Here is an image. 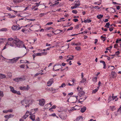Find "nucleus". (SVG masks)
<instances>
[{"label":"nucleus","instance_id":"f257e3e1","mask_svg":"<svg viewBox=\"0 0 121 121\" xmlns=\"http://www.w3.org/2000/svg\"><path fill=\"white\" fill-rule=\"evenodd\" d=\"M9 45L11 47L16 48H24L26 49L24 43L22 41L18 39H13L11 38L8 39V42L6 43V45Z\"/></svg>","mask_w":121,"mask_h":121},{"label":"nucleus","instance_id":"f03ea898","mask_svg":"<svg viewBox=\"0 0 121 121\" xmlns=\"http://www.w3.org/2000/svg\"><path fill=\"white\" fill-rule=\"evenodd\" d=\"M29 100H28V99L26 98H25L24 99L21 101V103L22 104V105H24L26 108L28 106L29 107V105H27V104L29 103Z\"/></svg>","mask_w":121,"mask_h":121},{"label":"nucleus","instance_id":"7ed1b4c3","mask_svg":"<svg viewBox=\"0 0 121 121\" xmlns=\"http://www.w3.org/2000/svg\"><path fill=\"white\" fill-rule=\"evenodd\" d=\"M18 60V57H15L11 59H9V62L13 64L16 63Z\"/></svg>","mask_w":121,"mask_h":121},{"label":"nucleus","instance_id":"20e7f679","mask_svg":"<svg viewBox=\"0 0 121 121\" xmlns=\"http://www.w3.org/2000/svg\"><path fill=\"white\" fill-rule=\"evenodd\" d=\"M39 105L41 106H43L44 104L45 100L43 99H41L39 100Z\"/></svg>","mask_w":121,"mask_h":121},{"label":"nucleus","instance_id":"39448f33","mask_svg":"<svg viewBox=\"0 0 121 121\" xmlns=\"http://www.w3.org/2000/svg\"><path fill=\"white\" fill-rule=\"evenodd\" d=\"M30 88L29 86L27 85L26 87L25 86H21L20 87V89L21 90H27Z\"/></svg>","mask_w":121,"mask_h":121},{"label":"nucleus","instance_id":"423d86ee","mask_svg":"<svg viewBox=\"0 0 121 121\" xmlns=\"http://www.w3.org/2000/svg\"><path fill=\"white\" fill-rule=\"evenodd\" d=\"M53 80V78L50 79L47 82V84H48V86H51L52 84L54 82Z\"/></svg>","mask_w":121,"mask_h":121},{"label":"nucleus","instance_id":"0eeeda50","mask_svg":"<svg viewBox=\"0 0 121 121\" xmlns=\"http://www.w3.org/2000/svg\"><path fill=\"white\" fill-rule=\"evenodd\" d=\"M12 29L13 30H18L21 29V27H18V26L17 25H13L12 27Z\"/></svg>","mask_w":121,"mask_h":121},{"label":"nucleus","instance_id":"6e6552de","mask_svg":"<svg viewBox=\"0 0 121 121\" xmlns=\"http://www.w3.org/2000/svg\"><path fill=\"white\" fill-rule=\"evenodd\" d=\"M23 79L22 78H14L13 79L14 81L17 82L22 81L23 80Z\"/></svg>","mask_w":121,"mask_h":121},{"label":"nucleus","instance_id":"1a4fd4ad","mask_svg":"<svg viewBox=\"0 0 121 121\" xmlns=\"http://www.w3.org/2000/svg\"><path fill=\"white\" fill-rule=\"evenodd\" d=\"M80 3L79 0L75 1V2L74 5L77 8L78 6L80 5Z\"/></svg>","mask_w":121,"mask_h":121},{"label":"nucleus","instance_id":"9d476101","mask_svg":"<svg viewBox=\"0 0 121 121\" xmlns=\"http://www.w3.org/2000/svg\"><path fill=\"white\" fill-rule=\"evenodd\" d=\"M87 97V96H85L84 98H81L79 99L78 101V103H81L84 100H85L86 99Z\"/></svg>","mask_w":121,"mask_h":121},{"label":"nucleus","instance_id":"9b49d317","mask_svg":"<svg viewBox=\"0 0 121 121\" xmlns=\"http://www.w3.org/2000/svg\"><path fill=\"white\" fill-rule=\"evenodd\" d=\"M9 87L10 89V91L13 93L15 94L16 90H14V88L11 86H10Z\"/></svg>","mask_w":121,"mask_h":121},{"label":"nucleus","instance_id":"f8f14e48","mask_svg":"<svg viewBox=\"0 0 121 121\" xmlns=\"http://www.w3.org/2000/svg\"><path fill=\"white\" fill-rule=\"evenodd\" d=\"M80 93H78V94L79 95V96L80 97H81L82 96L84 95L85 94V92L83 91H79Z\"/></svg>","mask_w":121,"mask_h":121},{"label":"nucleus","instance_id":"ddd939ff","mask_svg":"<svg viewBox=\"0 0 121 121\" xmlns=\"http://www.w3.org/2000/svg\"><path fill=\"white\" fill-rule=\"evenodd\" d=\"M36 113V109H32L30 112V114H32Z\"/></svg>","mask_w":121,"mask_h":121},{"label":"nucleus","instance_id":"4468645a","mask_svg":"<svg viewBox=\"0 0 121 121\" xmlns=\"http://www.w3.org/2000/svg\"><path fill=\"white\" fill-rule=\"evenodd\" d=\"M86 109V107L85 106L83 107L80 110V111L82 113H83L85 112Z\"/></svg>","mask_w":121,"mask_h":121},{"label":"nucleus","instance_id":"2eb2a0df","mask_svg":"<svg viewBox=\"0 0 121 121\" xmlns=\"http://www.w3.org/2000/svg\"><path fill=\"white\" fill-rule=\"evenodd\" d=\"M91 22V21L89 19H86L84 20V21H82V23L83 22H84L85 23H89L90 22Z\"/></svg>","mask_w":121,"mask_h":121},{"label":"nucleus","instance_id":"dca6fc26","mask_svg":"<svg viewBox=\"0 0 121 121\" xmlns=\"http://www.w3.org/2000/svg\"><path fill=\"white\" fill-rule=\"evenodd\" d=\"M40 2H39V3H36L35 4V5H34L33 6L34 7V8H35L36 7H38L39 5H40Z\"/></svg>","mask_w":121,"mask_h":121},{"label":"nucleus","instance_id":"f3484780","mask_svg":"<svg viewBox=\"0 0 121 121\" xmlns=\"http://www.w3.org/2000/svg\"><path fill=\"white\" fill-rule=\"evenodd\" d=\"M103 15H101L100 14L97 15L96 16V17L98 19H101L103 17Z\"/></svg>","mask_w":121,"mask_h":121},{"label":"nucleus","instance_id":"a211bd4d","mask_svg":"<svg viewBox=\"0 0 121 121\" xmlns=\"http://www.w3.org/2000/svg\"><path fill=\"white\" fill-rule=\"evenodd\" d=\"M6 78V76L3 74H0V78L3 79Z\"/></svg>","mask_w":121,"mask_h":121},{"label":"nucleus","instance_id":"6ab92c4d","mask_svg":"<svg viewBox=\"0 0 121 121\" xmlns=\"http://www.w3.org/2000/svg\"><path fill=\"white\" fill-rule=\"evenodd\" d=\"M30 118L32 121H35V115H33L30 116Z\"/></svg>","mask_w":121,"mask_h":121},{"label":"nucleus","instance_id":"aec40b11","mask_svg":"<svg viewBox=\"0 0 121 121\" xmlns=\"http://www.w3.org/2000/svg\"><path fill=\"white\" fill-rule=\"evenodd\" d=\"M50 90L52 91V92L53 93H55L56 92V91L58 90L57 89H54L53 88H51Z\"/></svg>","mask_w":121,"mask_h":121},{"label":"nucleus","instance_id":"412c9836","mask_svg":"<svg viewBox=\"0 0 121 121\" xmlns=\"http://www.w3.org/2000/svg\"><path fill=\"white\" fill-rule=\"evenodd\" d=\"M112 100V98L111 96V95H110L109 96L108 99V103H109Z\"/></svg>","mask_w":121,"mask_h":121},{"label":"nucleus","instance_id":"4be33fe9","mask_svg":"<svg viewBox=\"0 0 121 121\" xmlns=\"http://www.w3.org/2000/svg\"><path fill=\"white\" fill-rule=\"evenodd\" d=\"M110 25V24L109 22H108L106 23L105 25V26L104 27L107 28H109V26Z\"/></svg>","mask_w":121,"mask_h":121},{"label":"nucleus","instance_id":"5701e85b","mask_svg":"<svg viewBox=\"0 0 121 121\" xmlns=\"http://www.w3.org/2000/svg\"><path fill=\"white\" fill-rule=\"evenodd\" d=\"M111 75L113 77H114L116 76V74L115 72H112L111 73Z\"/></svg>","mask_w":121,"mask_h":121},{"label":"nucleus","instance_id":"b1692460","mask_svg":"<svg viewBox=\"0 0 121 121\" xmlns=\"http://www.w3.org/2000/svg\"><path fill=\"white\" fill-rule=\"evenodd\" d=\"M7 30V29L6 28H3L1 29L0 30V31H6Z\"/></svg>","mask_w":121,"mask_h":121},{"label":"nucleus","instance_id":"393cba45","mask_svg":"<svg viewBox=\"0 0 121 121\" xmlns=\"http://www.w3.org/2000/svg\"><path fill=\"white\" fill-rule=\"evenodd\" d=\"M4 96V94L3 91H0V97H3Z\"/></svg>","mask_w":121,"mask_h":121},{"label":"nucleus","instance_id":"a878e982","mask_svg":"<svg viewBox=\"0 0 121 121\" xmlns=\"http://www.w3.org/2000/svg\"><path fill=\"white\" fill-rule=\"evenodd\" d=\"M46 14V13H41L39 15V16L40 17H42Z\"/></svg>","mask_w":121,"mask_h":121},{"label":"nucleus","instance_id":"bb28decb","mask_svg":"<svg viewBox=\"0 0 121 121\" xmlns=\"http://www.w3.org/2000/svg\"><path fill=\"white\" fill-rule=\"evenodd\" d=\"M86 81V80L85 79L83 78L82 79V80L80 82L81 83H83L85 82Z\"/></svg>","mask_w":121,"mask_h":121},{"label":"nucleus","instance_id":"cd10ccee","mask_svg":"<svg viewBox=\"0 0 121 121\" xmlns=\"http://www.w3.org/2000/svg\"><path fill=\"white\" fill-rule=\"evenodd\" d=\"M98 91L97 89H95L94 90H93L92 91V94L95 93Z\"/></svg>","mask_w":121,"mask_h":121},{"label":"nucleus","instance_id":"c85d7f7f","mask_svg":"<svg viewBox=\"0 0 121 121\" xmlns=\"http://www.w3.org/2000/svg\"><path fill=\"white\" fill-rule=\"evenodd\" d=\"M92 80L93 82H96L97 81V77H95L94 78H93L92 79Z\"/></svg>","mask_w":121,"mask_h":121},{"label":"nucleus","instance_id":"c756f323","mask_svg":"<svg viewBox=\"0 0 121 121\" xmlns=\"http://www.w3.org/2000/svg\"><path fill=\"white\" fill-rule=\"evenodd\" d=\"M36 56H37V53H34L32 55V56L33 57L34 60H35V58Z\"/></svg>","mask_w":121,"mask_h":121},{"label":"nucleus","instance_id":"7c9ffc66","mask_svg":"<svg viewBox=\"0 0 121 121\" xmlns=\"http://www.w3.org/2000/svg\"><path fill=\"white\" fill-rule=\"evenodd\" d=\"M20 0H13V1L15 3H18L21 1Z\"/></svg>","mask_w":121,"mask_h":121},{"label":"nucleus","instance_id":"2f4dec72","mask_svg":"<svg viewBox=\"0 0 121 121\" xmlns=\"http://www.w3.org/2000/svg\"><path fill=\"white\" fill-rule=\"evenodd\" d=\"M72 12L73 13L76 14L78 13V12L76 10H73L72 11Z\"/></svg>","mask_w":121,"mask_h":121},{"label":"nucleus","instance_id":"473e14b6","mask_svg":"<svg viewBox=\"0 0 121 121\" xmlns=\"http://www.w3.org/2000/svg\"><path fill=\"white\" fill-rule=\"evenodd\" d=\"M28 116V115L25 114V115L23 116V118L24 119H26Z\"/></svg>","mask_w":121,"mask_h":121},{"label":"nucleus","instance_id":"72a5a7b5","mask_svg":"<svg viewBox=\"0 0 121 121\" xmlns=\"http://www.w3.org/2000/svg\"><path fill=\"white\" fill-rule=\"evenodd\" d=\"M65 83H62L61 86H59V87H65Z\"/></svg>","mask_w":121,"mask_h":121},{"label":"nucleus","instance_id":"f704fd0d","mask_svg":"<svg viewBox=\"0 0 121 121\" xmlns=\"http://www.w3.org/2000/svg\"><path fill=\"white\" fill-rule=\"evenodd\" d=\"M77 89L78 90V92H79V93H80L79 91H82V89L81 88H79L78 87L77 88Z\"/></svg>","mask_w":121,"mask_h":121},{"label":"nucleus","instance_id":"c9c22d12","mask_svg":"<svg viewBox=\"0 0 121 121\" xmlns=\"http://www.w3.org/2000/svg\"><path fill=\"white\" fill-rule=\"evenodd\" d=\"M104 65V67H103V68L104 69H106V64H105V61H104V62H103V63H102Z\"/></svg>","mask_w":121,"mask_h":121},{"label":"nucleus","instance_id":"e433bc0d","mask_svg":"<svg viewBox=\"0 0 121 121\" xmlns=\"http://www.w3.org/2000/svg\"><path fill=\"white\" fill-rule=\"evenodd\" d=\"M117 112H119L121 113V105L120 106V108L117 110Z\"/></svg>","mask_w":121,"mask_h":121},{"label":"nucleus","instance_id":"4c0bfd02","mask_svg":"<svg viewBox=\"0 0 121 121\" xmlns=\"http://www.w3.org/2000/svg\"><path fill=\"white\" fill-rule=\"evenodd\" d=\"M15 94H16L18 95H21V93H20V92L19 91H16V92Z\"/></svg>","mask_w":121,"mask_h":121},{"label":"nucleus","instance_id":"58836bf2","mask_svg":"<svg viewBox=\"0 0 121 121\" xmlns=\"http://www.w3.org/2000/svg\"><path fill=\"white\" fill-rule=\"evenodd\" d=\"M49 116H52V117H55L56 116V115L55 113H53L49 115Z\"/></svg>","mask_w":121,"mask_h":121},{"label":"nucleus","instance_id":"ea45409f","mask_svg":"<svg viewBox=\"0 0 121 121\" xmlns=\"http://www.w3.org/2000/svg\"><path fill=\"white\" fill-rule=\"evenodd\" d=\"M56 66H60V67H62V66L60 64H59L57 63L56 64V65H55L54 66V67Z\"/></svg>","mask_w":121,"mask_h":121},{"label":"nucleus","instance_id":"a19ab883","mask_svg":"<svg viewBox=\"0 0 121 121\" xmlns=\"http://www.w3.org/2000/svg\"><path fill=\"white\" fill-rule=\"evenodd\" d=\"M110 109L112 111H113L114 110L113 109L114 108H115L114 106H110Z\"/></svg>","mask_w":121,"mask_h":121},{"label":"nucleus","instance_id":"79ce46f5","mask_svg":"<svg viewBox=\"0 0 121 121\" xmlns=\"http://www.w3.org/2000/svg\"><path fill=\"white\" fill-rule=\"evenodd\" d=\"M4 39L3 38H0V44L3 42H4L3 41V40Z\"/></svg>","mask_w":121,"mask_h":121},{"label":"nucleus","instance_id":"37998d69","mask_svg":"<svg viewBox=\"0 0 121 121\" xmlns=\"http://www.w3.org/2000/svg\"><path fill=\"white\" fill-rule=\"evenodd\" d=\"M42 56L46 55L47 54V52H43L41 53Z\"/></svg>","mask_w":121,"mask_h":121},{"label":"nucleus","instance_id":"c03bdc74","mask_svg":"<svg viewBox=\"0 0 121 121\" xmlns=\"http://www.w3.org/2000/svg\"><path fill=\"white\" fill-rule=\"evenodd\" d=\"M80 48V47H77L75 48V49L78 51L79 50Z\"/></svg>","mask_w":121,"mask_h":121},{"label":"nucleus","instance_id":"a18cd8bd","mask_svg":"<svg viewBox=\"0 0 121 121\" xmlns=\"http://www.w3.org/2000/svg\"><path fill=\"white\" fill-rule=\"evenodd\" d=\"M109 30H110V31H111L113 30V29H114V27H112L111 28L109 27Z\"/></svg>","mask_w":121,"mask_h":121},{"label":"nucleus","instance_id":"49530a36","mask_svg":"<svg viewBox=\"0 0 121 121\" xmlns=\"http://www.w3.org/2000/svg\"><path fill=\"white\" fill-rule=\"evenodd\" d=\"M73 27H70L69 28H68L67 30V31H69L70 30H72L73 29Z\"/></svg>","mask_w":121,"mask_h":121},{"label":"nucleus","instance_id":"de8ad7c7","mask_svg":"<svg viewBox=\"0 0 121 121\" xmlns=\"http://www.w3.org/2000/svg\"><path fill=\"white\" fill-rule=\"evenodd\" d=\"M56 106L55 105H53L52 107L50 108V110H51V109H55L56 108Z\"/></svg>","mask_w":121,"mask_h":121},{"label":"nucleus","instance_id":"09e8293b","mask_svg":"<svg viewBox=\"0 0 121 121\" xmlns=\"http://www.w3.org/2000/svg\"><path fill=\"white\" fill-rule=\"evenodd\" d=\"M7 10H9V11H10L12 10V9H11V8L9 7H8V6L7 7Z\"/></svg>","mask_w":121,"mask_h":121},{"label":"nucleus","instance_id":"8fccbe9b","mask_svg":"<svg viewBox=\"0 0 121 121\" xmlns=\"http://www.w3.org/2000/svg\"><path fill=\"white\" fill-rule=\"evenodd\" d=\"M20 67L22 68H24L25 66L24 65H20Z\"/></svg>","mask_w":121,"mask_h":121},{"label":"nucleus","instance_id":"3c124183","mask_svg":"<svg viewBox=\"0 0 121 121\" xmlns=\"http://www.w3.org/2000/svg\"><path fill=\"white\" fill-rule=\"evenodd\" d=\"M16 17V16L15 15H12L11 16H10L9 17V18H15Z\"/></svg>","mask_w":121,"mask_h":121},{"label":"nucleus","instance_id":"603ef678","mask_svg":"<svg viewBox=\"0 0 121 121\" xmlns=\"http://www.w3.org/2000/svg\"><path fill=\"white\" fill-rule=\"evenodd\" d=\"M75 107H73L72 108H71V109L69 111V112H70V111H73L74 110V109H75Z\"/></svg>","mask_w":121,"mask_h":121},{"label":"nucleus","instance_id":"864d4df0","mask_svg":"<svg viewBox=\"0 0 121 121\" xmlns=\"http://www.w3.org/2000/svg\"><path fill=\"white\" fill-rule=\"evenodd\" d=\"M73 56H72V57H69V59L70 60H72L73 58Z\"/></svg>","mask_w":121,"mask_h":121},{"label":"nucleus","instance_id":"5fc2aeb1","mask_svg":"<svg viewBox=\"0 0 121 121\" xmlns=\"http://www.w3.org/2000/svg\"><path fill=\"white\" fill-rule=\"evenodd\" d=\"M41 53H37V56H42Z\"/></svg>","mask_w":121,"mask_h":121},{"label":"nucleus","instance_id":"6e6d98bb","mask_svg":"<svg viewBox=\"0 0 121 121\" xmlns=\"http://www.w3.org/2000/svg\"><path fill=\"white\" fill-rule=\"evenodd\" d=\"M81 119L82 120L83 119L82 117L81 116L77 118V119L78 120H80Z\"/></svg>","mask_w":121,"mask_h":121},{"label":"nucleus","instance_id":"4d7b16f0","mask_svg":"<svg viewBox=\"0 0 121 121\" xmlns=\"http://www.w3.org/2000/svg\"><path fill=\"white\" fill-rule=\"evenodd\" d=\"M9 118H10L13 117L14 115H12V114H10V115H9Z\"/></svg>","mask_w":121,"mask_h":121},{"label":"nucleus","instance_id":"13d9d810","mask_svg":"<svg viewBox=\"0 0 121 121\" xmlns=\"http://www.w3.org/2000/svg\"><path fill=\"white\" fill-rule=\"evenodd\" d=\"M73 21H74L75 22H76L78 21V19H75L73 20Z\"/></svg>","mask_w":121,"mask_h":121},{"label":"nucleus","instance_id":"bf43d9fd","mask_svg":"<svg viewBox=\"0 0 121 121\" xmlns=\"http://www.w3.org/2000/svg\"><path fill=\"white\" fill-rule=\"evenodd\" d=\"M8 112H13V110L12 109H11L9 110H8Z\"/></svg>","mask_w":121,"mask_h":121},{"label":"nucleus","instance_id":"052dcab7","mask_svg":"<svg viewBox=\"0 0 121 121\" xmlns=\"http://www.w3.org/2000/svg\"><path fill=\"white\" fill-rule=\"evenodd\" d=\"M117 96H114L112 98V100H113L114 99H115L117 97Z\"/></svg>","mask_w":121,"mask_h":121},{"label":"nucleus","instance_id":"680f3d73","mask_svg":"<svg viewBox=\"0 0 121 121\" xmlns=\"http://www.w3.org/2000/svg\"><path fill=\"white\" fill-rule=\"evenodd\" d=\"M81 45V43H76L75 45L76 46H79Z\"/></svg>","mask_w":121,"mask_h":121},{"label":"nucleus","instance_id":"e2e57ef3","mask_svg":"<svg viewBox=\"0 0 121 121\" xmlns=\"http://www.w3.org/2000/svg\"><path fill=\"white\" fill-rule=\"evenodd\" d=\"M53 23L52 22H48V23H47L46 24L47 25H50L52 24Z\"/></svg>","mask_w":121,"mask_h":121},{"label":"nucleus","instance_id":"0e129e2a","mask_svg":"<svg viewBox=\"0 0 121 121\" xmlns=\"http://www.w3.org/2000/svg\"><path fill=\"white\" fill-rule=\"evenodd\" d=\"M4 117L6 118H7V119H9V115H6L5 116H4Z\"/></svg>","mask_w":121,"mask_h":121},{"label":"nucleus","instance_id":"69168bd1","mask_svg":"<svg viewBox=\"0 0 121 121\" xmlns=\"http://www.w3.org/2000/svg\"><path fill=\"white\" fill-rule=\"evenodd\" d=\"M116 6L117 7V10H118L120 9V7L119 6Z\"/></svg>","mask_w":121,"mask_h":121},{"label":"nucleus","instance_id":"338daca9","mask_svg":"<svg viewBox=\"0 0 121 121\" xmlns=\"http://www.w3.org/2000/svg\"><path fill=\"white\" fill-rule=\"evenodd\" d=\"M120 53V52L119 51H117L115 52L116 54L117 55H118Z\"/></svg>","mask_w":121,"mask_h":121},{"label":"nucleus","instance_id":"774afa93","mask_svg":"<svg viewBox=\"0 0 121 121\" xmlns=\"http://www.w3.org/2000/svg\"><path fill=\"white\" fill-rule=\"evenodd\" d=\"M76 8L77 7L74 5V6H72V7H71V8L72 9H74Z\"/></svg>","mask_w":121,"mask_h":121}]
</instances>
